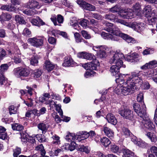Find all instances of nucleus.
<instances>
[{
	"label": "nucleus",
	"mask_w": 157,
	"mask_h": 157,
	"mask_svg": "<svg viewBox=\"0 0 157 157\" xmlns=\"http://www.w3.org/2000/svg\"><path fill=\"white\" fill-rule=\"evenodd\" d=\"M122 85V94L124 95H126L129 93H132L136 89V86H135L134 84H132L130 83H127V82Z\"/></svg>",
	"instance_id": "obj_5"
},
{
	"label": "nucleus",
	"mask_w": 157,
	"mask_h": 157,
	"mask_svg": "<svg viewBox=\"0 0 157 157\" xmlns=\"http://www.w3.org/2000/svg\"><path fill=\"white\" fill-rule=\"evenodd\" d=\"M77 141H73L71 142L70 144L69 145V149L71 151H72L74 150L75 148V147L77 145L76 142Z\"/></svg>",
	"instance_id": "obj_54"
},
{
	"label": "nucleus",
	"mask_w": 157,
	"mask_h": 157,
	"mask_svg": "<svg viewBox=\"0 0 157 157\" xmlns=\"http://www.w3.org/2000/svg\"><path fill=\"white\" fill-rule=\"evenodd\" d=\"M11 15L10 14L7 13H2L0 15V21H8L12 18Z\"/></svg>",
	"instance_id": "obj_29"
},
{
	"label": "nucleus",
	"mask_w": 157,
	"mask_h": 157,
	"mask_svg": "<svg viewBox=\"0 0 157 157\" xmlns=\"http://www.w3.org/2000/svg\"><path fill=\"white\" fill-rule=\"evenodd\" d=\"M101 36L105 39L111 40H112L118 41V39L116 35H112L109 33H107L105 32H102L101 33Z\"/></svg>",
	"instance_id": "obj_22"
},
{
	"label": "nucleus",
	"mask_w": 157,
	"mask_h": 157,
	"mask_svg": "<svg viewBox=\"0 0 157 157\" xmlns=\"http://www.w3.org/2000/svg\"><path fill=\"white\" fill-rule=\"evenodd\" d=\"M52 138L53 140V141H52V143L53 144H58L59 143L60 141L59 140V137L55 135L54 136H53L52 137Z\"/></svg>",
	"instance_id": "obj_58"
},
{
	"label": "nucleus",
	"mask_w": 157,
	"mask_h": 157,
	"mask_svg": "<svg viewBox=\"0 0 157 157\" xmlns=\"http://www.w3.org/2000/svg\"><path fill=\"white\" fill-rule=\"evenodd\" d=\"M141 71L135 70L131 72V76L127 78L126 82L127 83L132 84H134L135 86L136 84L141 86L143 83V81L141 77H140Z\"/></svg>",
	"instance_id": "obj_2"
},
{
	"label": "nucleus",
	"mask_w": 157,
	"mask_h": 157,
	"mask_svg": "<svg viewBox=\"0 0 157 157\" xmlns=\"http://www.w3.org/2000/svg\"><path fill=\"white\" fill-rule=\"evenodd\" d=\"M157 67V61L154 60L146 63L140 67L142 70H146L147 69H152Z\"/></svg>",
	"instance_id": "obj_20"
},
{
	"label": "nucleus",
	"mask_w": 157,
	"mask_h": 157,
	"mask_svg": "<svg viewBox=\"0 0 157 157\" xmlns=\"http://www.w3.org/2000/svg\"><path fill=\"white\" fill-rule=\"evenodd\" d=\"M44 64L46 68L48 71H51L56 66L55 65L52 64L50 61L48 60L45 62Z\"/></svg>",
	"instance_id": "obj_32"
},
{
	"label": "nucleus",
	"mask_w": 157,
	"mask_h": 157,
	"mask_svg": "<svg viewBox=\"0 0 157 157\" xmlns=\"http://www.w3.org/2000/svg\"><path fill=\"white\" fill-rule=\"evenodd\" d=\"M88 21L86 19H83L79 22V24L81 25L83 28H86L87 26Z\"/></svg>",
	"instance_id": "obj_62"
},
{
	"label": "nucleus",
	"mask_w": 157,
	"mask_h": 157,
	"mask_svg": "<svg viewBox=\"0 0 157 157\" xmlns=\"http://www.w3.org/2000/svg\"><path fill=\"white\" fill-rule=\"evenodd\" d=\"M104 24L106 27L103 28L104 30L116 35L117 36H118L120 33L118 28H114L113 24L109 22H106Z\"/></svg>",
	"instance_id": "obj_6"
},
{
	"label": "nucleus",
	"mask_w": 157,
	"mask_h": 157,
	"mask_svg": "<svg viewBox=\"0 0 157 157\" xmlns=\"http://www.w3.org/2000/svg\"><path fill=\"white\" fill-rule=\"evenodd\" d=\"M21 148L18 147H16L13 149V156L14 157L17 156L21 153Z\"/></svg>",
	"instance_id": "obj_50"
},
{
	"label": "nucleus",
	"mask_w": 157,
	"mask_h": 157,
	"mask_svg": "<svg viewBox=\"0 0 157 157\" xmlns=\"http://www.w3.org/2000/svg\"><path fill=\"white\" fill-rule=\"evenodd\" d=\"M122 133L126 137H128L132 134L130 131L125 128H122Z\"/></svg>",
	"instance_id": "obj_47"
},
{
	"label": "nucleus",
	"mask_w": 157,
	"mask_h": 157,
	"mask_svg": "<svg viewBox=\"0 0 157 157\" xmlns=\"http://www.w3.org/2000/svg\"><path fill=\"white\" fill-rule=\"evenodd\" d=\"M85 59L88 60H92L95 59V56L92 54L86 53Z\"/></svg>",
	"instance_id": "obj_53"
},
{
	"label": "nucleus",
	"mask_w": 157,
	"mask_h": 157,
	"mask_svg": "<svg viewBox=\"0 0 157 157\" xmlns=\"http://www.w3.org/2000/svg\"><path fill=\"white\" fill-rule=\"evenodd\" d=\"M123 157H130L134 155V153L127 148H123Z\"/></svg>",
	"instance_id": "obj_30"
},
{
	"label": "nucleus",
	"mask_w": 157,
	"mask_h": 157,
	"mask_svg": "<svg viewBox=\"0 0 157 157\" xmlns=\"http://www.w3.org/2000/svg\"><path fill=\"white\" fill-rule=\"evenodd\" d=\"M93 48L96 49L95 51H97L99 57L101 58H103L106 56V53L105 51V49L103 46H94Z\"/></svg>",
	"instance_id": "obj_18"
},
{
	"label": "nucleus",
	"mask_w": 157,
	"mask_h": 157,
	"mask_svg": "<svg viewBox=\"0 0 157 157\" xmlns=\"http://www.w3.org/2000/svg\"><path fill=\"white\" fill-rule=\"evenodd\" d=\"M120 10V6L118 5H116L113 7L109 9V11L113 13L118 12Z\"/></svg>",
	"instance_id": "obj_42"
},
{
	"label": "nucleus",
	"mask_w": 157,
	"mask_h": 157,
	"mask_svg": "<svg viewBox=\"0 0 157 157\" xmlns=\"http://www.w3.org/2000/svg\"><path fill=\"white\" fill-rule=\"evenodd\" d=\"M28 7L30 8L39 9L41 7L39 3L34 0H30L28 3Z\"/></svg>",
	"instance_id": "obj_26"
},
{
	"label": "nucleus",
	"mask_w": 157,
	"mask_h": 157,
	"mask_svg": "<svg viewBox=\"0 0 157 157\" xmlns=\"http://www.w3.org/2000/svg\"><path fill=\"white\" fill-rule=\"evenodd\" d=\"M38 63V58L36 56H33L31 58L30 63L32 65L36 66L37 65Z\"/></svg>",
	"instance_id": "obj_41"
},
{
	"label": "nucleus",
	"mask_w": 157,
	"mask_h": 157,
	"mask_svg": "<svg viewBox=\"0 0 157 157\" xmlns=\"http://www.w3.org/2000/svg\"><path fill=\"white\" fill-rule=\"evenodd\" d=\"M12 128L13 130L21 131L24 128V127L18 123H14L11 124Z\"/></svg>",
	"instance_id": "obj_33"
},
{
	"label": "nucleus",
	"mask_w": 157,
	"mask_h": 157,
	"mask_svg": "<svg viewBox=\"0 0 157 157\" xmlns=\"http://www.w3.org/2000/svg\"><path fill=\"white\" fill-rule=\"evenodd\" d=\"M133 12L139 13L141 10L140 6L139 3H136L133 6Z\"/></svg>",
	"instance_id": "obj_52"
},
{
	"label": "nucleus",
	"mask_w": 157,
	"mask_h": 157,
	"mask_svg": "<svg viewBox=\"0 0 157 157\" xmlns=\"http://www.w3.org/2000/svg\"><path fill=\"white\" fill-rule=\"evenodd\" d=\"M21 141L24 143H26L27 141L28 138L27 135L24 133H20Z\"/></svg>",
	"instance_id": "obj_59"
},
{
	"label": "nucleus",
	"mask_w": 157,
	"mask_h": 157,
	"mask_svg": "<svg viewBox=\"0 0 157 157\" xmlns=\"http://www.w3.org/2000/svg\"><path fill=\"white\" fill-rule=\"evenodd\" d=\"M0 9L2 10L13 11L15 10V7L11 4H8L2 6Z\"/></svg>",
	"instance_id": "obj_27"
},
{
	"label": "nucleus",
	"mask_w": 157,
	"mask_h": 157,
	"mask_svg": "<svg viewBox=\"0 0 157 157\" xmlns=\"http://www.w3.org/2000/svg\"><path fill=\"white\" fill-rule=\"evenodd\" d=\"M103 131L105 135L109 137H113L114 136V132L110 128L104 126L102 128Z\"/></svg>",
	"instance_id": "obj_25"
},
{
	"label": "nucleus",
	"mask_w": 157,
	"mask_h": 157,
	"mask_svg": "<svg viewBox=\"0 0 157 157\" xmlns=\"http://www.w3.org/2000/svg\"><path fill=\"white\" fill-rule=\"evenodd\" d=\"M101 142L102 145L107 147L111 144V142L109 139L104 137L101 139Z\"/></svg>",
	"instance_id": "obj_36"
},
{
	"label": "nucleus",
	"mask_w": 157,
	"mask_h": 157,
	"mask_svg": "<svg viewBox=\"0 0 157 157\" xmlns=\"http://www.w3.org/2000/svg\"><path fill=\"white\" fill-rule=\"evenodd\" d=\"M50 19L55 26H61V24H62L64 21L63 17L61 14H53Z\"/></svg>",
	"instance_id": "obj_11"
},
{
	"label": "nucleus",
	"mask_w": 157,
	"mask_h": 157,
	"mask_svg": "<svg viewBox=\"0 0 157 157\" xmlns=\"http://www.w3.org/2000/svg\"><path fill=\"white\" fill-rule=\"evenodd\" d=\"M115 22L120 23L121 24L123 25L129 27H130V25H131V23H129L124 21V20L121 19H118L117 18V19H116Z\"/></svg>",
	"instance_id": "obj_48"
},
{
	"label": "nucleus",
	"mask_w": 157,
	"mask_h": 157,
	"mask_svg": "<svg viewBox=\"0 0 157 157\" xmlns=\"http://www.w3.org/2000/svg\"><path fill=\"white\" fill-rule=\"evenodd\" d=\"M147 117V116L145 118L143 119H141L142 123L144 124V127L148 129L151 131H155V125L149 118Z\"/></svg>",
	"instance_id": "obj_12"
},
{
	"label": "nucleus",
	"mask_w": 157,
	"mask_h": 157,
	"mask_svg": "<svg viewBox=\"0 0 157 157\" xmlns=\"http://www.w3.org/2000/svg\"><path fill=\"white\" fill-rule=\"evenodd\" d=\"M9 66L8 64H3L1 65L0 68V83L3 85L7 82V79L3 75V72L6 71L8 69Z\"/></svg>",
	"instance_id": "obj_13"
},
{
	"label": "nucleus",
	"mask_w": 157,
	"mask_h": 157,
	"mask_svg": "<svg viewBox=\"0 0 157 157\" xmlns=\"http://www.w3.org/2000/svg\"><path fill=\"white\" fill-rule=\"evenodd\" d=\"M106 119L109 123L115 125L117 123V120L115 116L111 113H108L106 115Z\"/></svg>",
	"instance_id": "obj_23"
},
{
	"label": "nucleus",
	"mask_w": 157,
	"mask_h": 157,
	"mask_svg": "<svg viewBox=\"0 0 157 157\" xmlns=\"http://www.w3.org/2000/svg\"><path fill=\"white\" fill-rule=\"evenodd\" d=\"M9 113L10 115L15 114L17 112V109L13 105H11L9 107Z\"/></svg>",
	"instance_id": "obj_51"
},
{
	"label": "nucleus",
	"mask_w": 157,
	"mask_h": 157,
	"mask_svg": "<svg viewBox=\"0 0 157 157\" xmlns=\"http://www.w3.org/2000/svg\"><path fill=\"white\" fill-rule=\"evenodd\" d=\"M105 18L115 22L116 19H117L116 16L112 13L105 14Z\"/></svg>",
	"instance_id": "obj_38"
},
{
	"label": "nucleus",
	"mask_w": 157,
	"mask_h": 157,
	"mask_svg": "<svg viewBox=\"0 0 157 157\" xmlns=\"http://www.w3.org/2000/svg\"><path fill=\"white\" fill-rule=\"evenodd\" d=\"M31 22L33 25L38 27H40V25H43L45 24L44 22L38 17L36 18L32 19Z\"/></svg>",
	"instance_id": "obj_24"
},
{
	"label": "nucleus",
	"mask_w": 157,
	"mask_h": 157,
	"mask_svg": "<svg viewBox=\"0 0 157 157\" xmlns=\"http://www.w3.org/2000/svg\"><path fill=\"white\" fill-rule=\"evenodd\" d=\"M141 59V56L135 52L128 56L126 58L127 60L131 62H137L139 61Z\"/></svg>",
	"instance_id": "obj_15"
},
{
	"label": "nucleus",
	"mask_w": 157,
	"mask_h": 157,
	"mask_svg": "<svg viewBox=\"0 0 157 157\" xmlns=\"http://www.w3.org/2000/svg\"><path fill=\"white\" fill-rule=\"evenodd\" d=\"M79 137L80 136L77 135V133L76 135L74 133H69L66 136L65 139L69 142H71L77 141H79V140H78V138L82 139V137Z\"/></svg>",
	"instance_id": "obj_19"
},
{
	"label": "nucleus",
	"mask_w": 157,
	"mask_h": 157,
	"mask_svg": "<svg viewBox=\"0 0 157 157\" xmlns=\"http://www.w3.org/2000/svg\"><path fill=\"white\" fill-rule=\"evenodd\" d=\"M133 107L135 111L139 116L142 119L145 118L147 116L146 113V107L144 103L143 104L134 103Z\"/></svg>",
	"instance_id": "obj_3"
},
{
	"label": "nucleus",
	"mask_w": 157,
	"mask_h": 157,
	"mask_svg": "<svg viewBox=\"0 0 157 157\" xmlns=\"http://www.w3.org/2000/svg\"><path fill=\"white\" fill-rule=\"evenodd\" d=\"M15 19V20L20 24H24L26 23L24 18L21 16L18 15H16Z\"/></svg>",
	"instance_id": "obj_40"
},
{
	"label": "nucleus",
	"mask_w": 157,
	"mask_h": 157,
	"mask_svg": "<svg viewBox=\"0 0 157 157\" xmlns=\"http://www.w3.org/2000/svg\"><path fill=\"white\" fill-rule=\"evenodd\" d=\"M150 150L151 153L157 156V147L153 146L151 147Z\"/></svg>",
	"instance_id": "obj_64"
},
{
	"label": "nucleus",
	"mask_w": 157,
	"mask_h": 157,
	"mask_svg": "<svg viewBox=\"0 0 157 157\" xmlns=\"http://www.w3.org/2000/svg\"><path fill=\"white\" fill-rule=\"evenodd\" d=\"M118 113L124 118L132 120L134 118L133 111L128 109L119 110Z\"/></svg>",
	"instance_id": "obj_8"
},
{
	"label": "nucleus",
	"mask_w": 157,
	"mask_h": 157,
	"mask_svg": "<svg viewBox=\"0 0 157 157\" xmlns=\"http://www.w3.org/2000/svg\"><path fill=\"white\" fill-rule=\"evenodd\" d=\"M130 27L138 32L143 30L145 28V24L142 23H138L133 22L131 23Z\"/></svg>",
	"instance_id": "obj_16"
},
{
	"label": "nucleus",
	"mask_w": 157,
	"mask_h": 157,
	"mask_svg": "<svg viewBox=\"0 0 157 157\" xmlns=\"http://www.w3.org/2000/svg\"><path fill=\"white\" fill-rule=\"evenodd\" d=\"M42 73L41 70L37 69L34 70L33 73L34 77L35 78L40 77L42 75Z\"/></svg>",
	"instance_id": "obj_43"
},
{
	"label": "nucleus",
	"mask_w": 157,
	"mask_h": 157,
	"mask_svg": "<svg viewBox=\"0 0 157 157\" xmlns=\"http://www.w3.org/2000/svg\"><path fill=\"white\" fill-rule=\"evenodd\" d=\"M14 75L16 76L27 77L30 74L29 70L27 68H15L13 71Z\"/></svg>",
	"instance_id": "obj_9"
},
{
	"label": "nucleus",
	"mask_w": 157,
	"mask_h": 157,
	"mask_svg": "<svg viewBox=\"0 0 157 157\" xmlns=\"http://www.w3.org/2000/svg\"><path fill=\"white\" fill-rule=\"evenodd\" d=\"M82 34L83 37L87 39H89L91 38V36L86 31L82 30L81 32Z\"/></svg>",
	"instance_id": "obj_55"
},
{
	"label": "nucleus",
	"mask_w": 157,
	"mask_h": 157,
	"mask_svg": "<svg viewBox=\"0 0 157 157\" xmlns=\"http://www.w3.org/2000/svg\"><path fill=\"white\" fill-rule=\"evenodd\" d=\"M146 17H147L148 23L149 25H152L157 22V14L154 12V11L148 15L147 13Z\"/></svg>",
	"instance_id": "obj_14"
},
{
	"label": "nucleus",
	"mask_w": 157,
	"mask_h": 157,
	"mask_svg": "<svg viewBox=\"0 0 157 157\" xmlns=\"http://www.w3.org/2000/svg\"><path fill=\"white\" fill-rule=\"evenodd\" d=\"M77 150L82 152H84L86 154H88L90 151V148L88 146L80 145L77 148Z\"/></svg>",
	"instance_id": "obj_34"
},
{
	"label": "nucleus",
	"mask_w": 157,
	"mask_h": 157,
	"mask_svg": "<svg viewBox=\"0 0 157 157\" xmlns=\"http://www.w3.org/2000/svg\"><path fill=\"white\" fill-rule=\"evenodd\" d=\"M15 27V25L13 22H10L8 23L6 26L8 29L10 30H13Z\"/></svg>",
	"instance_id": "obj_63"
},
{
	"label": "nucleus",
	"mask_w": 157,
	"mask_h": 157,
	"mask_svg": "<svg viewBox=\"0 0 157 157\" xmlns=\"http://www.w3.org/2000/svg\"><path fill=\"white\" fill-rule=\"evenodd\" d=\"M118 36H120L124 40L128 43L135 44L137 42L134 38L128 35L120 32Z\"/></svg>",
	"instance_id": "obj_17"
},
{
	"label": "nucleus",
	"mask_w": 157,
	"mask_h": 157,
	"mask_svg": "<svg viewBox=\"0 0 157 157\" xmlns=\"http://www.w3.org/2000/svg\"><path fill=\"white\" fill-rule=\"evenodd\" d=\"M38 129L42 131L43 134L45 133L47 131L48 127L46 124L43 123H40L37 125Z\"/></svg>",
	"instance_id": "obj_37"
},
{
	"label": "nucleus",
	"mask_w": 157,
	"mask_h": 157,
	"mask_svg": "<svg viewBox=\"0 0 157 157\" xmlns=\"http://www.w3.org/2000/svg\"><path fill=\"white\" fill-rule=\"evenodd\" d=\"M73 65V61L72 59H65L63 63V65L64 67H69L71 66L72 67Z\"/></svg>",
	"instance_id": "obj_39"
},
{
	"label": "nucleus",
	"mask_w": 157,
	"mask_h": 157,
	"mask_svg": "<svg viewBox=\"0 0 157 157\" xmlns=\"http://www.w3.org/2000/svg\"><path fill=\"white\" fill-rule=\"evenodd\" d=\"M77 135L82 137V140H84L87 138L89 136L95 139L97 135L95 132L93 131H90L89 132H87L85 131H81L77 132Z\"/></svg>",
	"instance_id": "obj_10"
},
{
	"label": "nucleus",
	"mask_w": 157,
	"mask_h": 157,
	"mask_svg": "<svg viewBox=\"0 0 157 157\" xmlns=\"http://www.w3.org/2000/svg\"><path fill=\"white\" fill-rule=\"evenodd\" d=\"M45 103L49 105L50 107H53L54 106L55 107L56 105V102L53 101L52 100L47 101H46Z\"/></svg>",
	"instance_id": "obj_60"
},
{
	"label": "nucleus",
	"mask_w": 157,
	"mask_h": 157,
	"mask_svg": "<svg viewBox=\"0 0 157 157\" xmlns=\"http://www.w3.org/2000/svg\"><path fill=\"white\" fill-rule=\"evenodd\" d=\"M83 67L85 69L87 70L92 71L96 70L97 69L95 65H94L92 62L85 63L83 65Z\"/></svg>",
	"instance_id": "obj_28"
},
{
	"label": "nucleus",
	"mask_w": 157,
	"mask_h": 157,
	"mask_svg": "<svg viewBox=\"0 0 157 157\" xmlns=\"http://www.w3.org/2000/svg\"><path fill=\"white\" fill-rule=\"evenodd\" d=\"M122 12L126 13L121 15L124 18L127 19H131L134 17L132 10L130 9H125L122 10Z\"/></svg>",
	"instance_id": "obj_21"
},
{
	"label": "nucleus",
	"mask_w": 157,
	"mask_h": 157,
	"mask_svg": "<svg viewBox=\"0 0 157 157\" xmlns=\"http://www.w3.org/2000/svg\"><path fill=\"white\" fill-rule=\"evenodd\" d=\"M154 49L150 48L145 49L142 52V54L144 55L151 54L153 53Z\"/></svg>",
	"instance_id": "obj_44"
},
{
	"label": "nucleus",
	"mask_w": 157,
	"mask_h": 157,
	"mask_svg": "<svg viewBox=\"0 0 157 157\" xmlns=\"http://www.w3.org/2000/svg\"><path fill=\"white\" fill-rule=\"evenodd\" d=\"M151 6L150 5H147L145 7L144 9V11L145 13V15L146 16V14H147V15L149 14L150 12L151 13Z\"/></svg>",
	"instance_id": "obj_56"
},
{
	"label": "nucleus",
	"mask_w": 157,
	"mask_h": 157,
	"mask_svg": "<svg viewBox=\"0 0 157 157\" xmlns=\"http://www.w3.org/2000/svg\"><path fill=\"white\" fill-rule=\"evenodd\" d=\"M145 135L151 142L155 143L157 141V136L154 133L149 132L146 133Z\"/></svg>",
	"instance_id": "obj_31"
},
{
	"label": "nucleus",
	"mask_w": 157,
	"mask_h": 157,
	"mask_svg": "<svg viewBox=\"0 0 157 157\" xmlns=\"http://www.w3.org/2000/svg\"><path fill=\"white\" fill-rule=\"evenodd\" d=\"M124 58V55L121 53L114 52L113 56L110 59L109 62L110 63H115V65H112L109 70L112 75L116 77L119 76V69L122 67H125V65L123 64L122 59Z\"/></svg>",
	"instance_id": "obj_1"
},
{
	"label": "nucleus",
	"mask_w": 157,
	"mask_h": 157,
	"mask_svg": "<svg viewBox=\"0 0 157 157\" xmlns=\"http://www.w3.org/2000/svg\"><path fill=\"white\" fill-rule=\"evenodd\" d=\"M122 86L118 85L115 89V92L118 95L122 94Z\"/></svg>",
	"instance_id": "obj_49"
},
{
	"label": "nucleus",
	"mask_w": 157,
	"mask_h": 157,
	"mask_svg": "<svg viewBox=\"0 0 157 157\" xmlns=\"http://www.w3.org/2000/svg\"><path fill=\"white\" fill-rule=\"evenodd\" d=\"M77 2L84 10L89 11H94L96 10V8L94 6L83 0H77Z\"/></svg>",
	"instance_id": "obj_7"
},
{
	"label": "nucleus",
	"mask_w": 157,
	"mask_h": 157,
	"mask_svg": "<svg viewBox=\"0 0 157 157\" xmlns=\"http://www.w3.org/2000/svg\"><path fill=\"white\" fill-rule=\"evenodd\" d=\"M136 145L142 148H146L148 146L147 144L142 140L138 141Z\"/></svg>",
	"instance_id": "obj_46"
},
{
	"label": "nucleus",
	"mask_w": 157,
	"mask_h": 157,
	"mask_svg": "<svg viewBox=\"0 0 157 157\" xmlns=\"http://www.w3.org/2000/svg\"><path fill=\"white\" fill-rule=\"evenodd\" d=\"M119 147L115 145H112L111 147V151L113 153H117L119 152Z\"/></svg>",
	"instance_id": "obj_57"
},
{
	"label": "nucleus",
	"mask_w": 157,
	"mask_h": 157,
	"mask_svg": "<svg viewBox=\"0 0 157 157\" xmlns=\"http://www.w3.org/2000/svg\"><path fill=\"white\" fill-rule=\"evenodd\" d=\"M115 81L117 83H119V85H121L122 84H123L124 85V80L121 76H120L118 78H116Z\"/></svg>",
	"instance_id": "obj_61"
},
{
	"label": "nucleus",
	"mask_w": 157,
	"mask_h": 157,
	"mask_svg": "<svg viewBox=\"0 0 157 157\" xmlns=\"http://www.w3.org/2000/svg\"><path fill=\"white\" fill-rule=\"evenodd\" d=\"M137 100L138 102L140 103L141 104H143L144 101V94L142 93H140L137 95Z\"/></svg>",
	"instance_id": "obj_45"
},
{
	"label": "nucleus",
	"mask_w": 157,
	"mask_h": 157,
	"mask_svg": "<svg viewBox=\"0 0 157 157\" xmlns=\"http://www.w3.org/2000/svg\"><path fill=\"white\" fill-rule=\"evenodd\" d=\"M35 150L38 151L39 153L38 154H40L41 156L45 155L46 153L45 151L42 144L36 146L35 148Z\"/></svg>",
	"instance_id": "obj_35"
},
{
	"label": "nucleus",
	"mask_w": 157,
	"mask_h": 157,
	"mask_svg": "<svg viewBox=\"0 0 157 157\" xmlns=\"http://www.w3.org/2000/svg\"><path fill=\"white\" fill-rule=\"evenodd\" d=\"M44 39V36H38L29 38L28 42L31 45L36 48H39L43 45Z\"/></svg>",
	"instance_id": "obj_4"
}]
</instances>
